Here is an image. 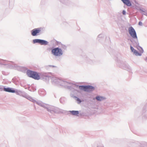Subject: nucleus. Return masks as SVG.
<instances>
[{
    "label": "nucleus",
    "mask_w": 147,
    "mask_h": 147,
    "mask_svg": "<svg viewBox=\"0 0 147 147\" xmlns=\"http://www.w3.org/2000/svg\"><path fill=\"white\" fill-rule=\"evenodd\" d=\"M28 76L34 79L38 80L40 79V76L37 72L30 70H28L26 72Z\"/></svg>",
    "instance_id": "obj_1"
},
{
    "label": "nucleus",
    "mask_w": 147,
    "mask_h": 147,
    "mask_svg": "<svg viewBox=\"0 0 147 147\" xmlns=\"http://www.w3.org/2000/svg\"><path fill=\"white\" fill-rule=\"evenodd\" d=\"M51 52L53 55L56 56H60L63 54L62 50L58 48H56L53 49Z\"/></svg>",
    "instance_id": "obj_2"
},
{
    "label": "nucleus",
    "mask_w": 147,
    "mask_h": 147,
    "mask_svg": "<svg viewBox=\"0 0 147 147\" xmlns=\"http://www.w3.org/2000/svg\"><path fill=\"white\" fill-rule=\"evenodd\" d=\"M79 88L80 89L83 90L85 91H90L94 90V88L92 86H80Z\"/></svg>",
    "instance_id": "obj_3"
},
{
    "label": "nucleus",
    "mask_w": 147,
    "mask_h": 147,
    "mask_svg": "<svg viewBox=\"0 0 147 147\" xmlns=\"http://www.w3.org/2000/svg\"><path fill=\"white\" fill-rule=\"evenodd\" d=\"M128 31L130 35L132 38H137V37L136 31L132 27H130L129 28Z\"/></svg>",
    "instance_id": "obj_4"
},
{
    "label": "nucleus",
    "mask_w": 147,
    "mask_h": 147,
    "mask_svg": "<svg viewBox=\"0 0 147 147\" xmlns=\"http://www.w3.org/2000/svg\"><path fill=\"white\" fill-rule=\"evenodd\" d=\"M34 43H38L41 45H46L48 44V42L45 40L38 39H35L33 40Z\"/></svg>",
    "instance_id": "obj_5"
},
{
    "label": "nucleus",
    "mask_w": 147,
    "mask_h": 147,
    "mask_svg": "<svg viewBox=\"0 0 147 147\" xmlns=\"http://www.w3.org/2000/svg\"><path fill=\"white\" fill-rule=\"evenodd\" d=\"M41 31V30L39 28H35L32 30L31 31V34L33 36H35Z\"/></svg>",
    "instance_id": "obj_6"
},
{
    "label": "nucleus",
    "mask_w": 147,
    "mask_h": 147,
    "mask_svg": "<svg viewBox=\"0 0 147 147\" xmlns=\"http://www.w3.org/2000/svg\"><path fill=\"white\" fill-rule=\"evenodd\" d=\"M127 6H130L131 5V3L129 0H121Z\"/></svg>",
    "instance_id": "obj_7"
},
{
    "label": "nucleus",
    "mask_w": 147,
    "mask_h": 147,
    "mask_svg": "<svg viewBox=\"0 0 147 147\" xmlns=\"http://www.w3.org/2000/svg\"><path fill=\"white\" fill-rule=\"evenodd\" d=\"M4 90L5 91H6V92H12V93H14L15 92V90H12V89H11L10 88H4Z\"/></svg>",
    "instance_id": "obj_8"
},
{
    "label": "nucleus",
    "mask_w": 147,
    "mask_h": 147,
    "mask_svg": "<svg viewBox=\"0 0 147 147\" xmlns=\"http://www.w3.org/2000/svg\"><path fill=\"white\" fill-rule=\"evenodd\" d=\"M71 114L73 115H76L79 114V112L78 111H70Z\"/></svg>",
    "instance_id": "obj_9"
},
{
    "label": "nucleus",
    "mask_w": 147,
    "mask_h": 147,
    "mask_svg": "<svg viewBox=\"0 0 147 147\" xmlns=\"http://www.w3.org/2000/svg\"><path fill=\"white\" fill-rule=\"evenodd\" d=\"M104 98L100 96H98L96 97V99L98 100H101L104 99Z\"/></svg>",
    "instance_id": "obj_10"
},
{
    "label": "nucleus",
    "mask_w": 147,
    "mask_h": 147,
    "mask_svg": "<svg viewBox=\"0 0 147 147\" xmlns=\"http://www.w3.org/2000/svg\"><path fill=\"white\" fill-rule=\"evenodd\" d=\"M134 53L136 55H141V54H140L139 53H138V52L136 50V51H134Z\"/></svg>",
    "instance_id": "obj_11"
},
{
    "label": "nucleus",
    "mask_w": 147,
    "mask_h": 147,
    "mask_svg": "<svg viewBox=\"0 0 147 147\" xmlns=\"http://www.w3.org/2000/svg\"><path fill=\"white\" fill-rule=\"evenodd\" d=\"M130 49L132 51V52H133L134 53V51H136V50H135L131 46H130Z\"/></svg>",
    "instance_id": "obj_12"
},
{
    "label": "nucleus",
    "mask_w": 147,
    "mask_h": 147,
    "mask_svg": "<svg viewBox=\"0 0 147 147\" xmlns=\"http://www.w3.org/2000/svg\"><path fill=\"white\" fill-rule=\"evenodd\" d=\"M77 100L79 102V103H80L81 102L80 99L78 98H77Z\"/></svg>",
    "instance_id": "obj_13"
},
{
    "label": "nucleus",
    "mask_w": 147,
    "mask_h": 147,
    "mask_svg": "<svg viewBox=\"0 0 147 147\" xmlns=\"http://www.w3.org/2000/svg\"><path fill=\"white\" fill-rule=\"evenodd\" d=\"M122 13L123 15H125L126 13V12L125 10H123L122 12Z\"/></svg>",
    "instance_id": "obj_14"
},
{
    "label": "nucleus",
    "mask_w": 147,
    "mask_h": 147,
    "mask_svg": "<svg viewBox=\"0 0 147 147\" xmlns=\"http://www.w3.org/2000/svg\"><path fill=\"white\" fill-rule=\"evenodd\" d=\"M138 24L139 25L141 26L142 25V23L141 22H139Z\"/></svg>",
    "instance_id": "obj_15"
}]
</instances>
